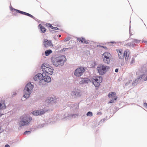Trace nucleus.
<instances>
[{
  "mask_svg": "<svg viewBox=\"0 0 147 147\" xmlns=\"http://www.w3.org/2000/svg\"><path fill=\"white\" fill-rule=\"evenodd\" d=\"M46 124L45 123H42L41 124H39L37 126V128H42L44 127L45 125Z\"/></svg>",
  "mask_w": 147,
  "mask_h": 147,
  "instance_id": "35",
  "label": "nucleus"
},
{
  "mask_svg": "<svg viewBox=\"0 0 147 147\" xmlns=\"http://www.w3.org/2000/svg\"><path fill=\"white\" fill-rule=\"evenodd\" d=\"M63 47L62 45H60L59 46H58V48H62Z\"/></svg>",
  "mask_w": 147,
  "mask_h": 147,
  "instance_id": "62",
  "label": "nucleus"
},
{
  "mask_svg": "<svg viewBox=\"0 0 147 147\" xmlns=\"http://www.w3.org/2000/svg\"><path fill=\"white\" fill-rule=\"evenodd\" d=\"M59 99L56 96L53 97H49L46 101V102L48 103V105H51L54 103H56L58 99Z\"/></svg>",
  "mask_w": 147,
  "mask_h": 147,
  "instance_id": "9",
  "label": "nucleus"
},
{
  "mask_svg": "<svg viewBox=\"0 0 147 147\" xmlns=\"http://www.w3.org/2000/svg\"><path fill=\"white\" fill-rule=\"evenodd\" d=\"M106 119H106V118L102 119L100 121V122H102V123L104 122Z\"/></svg>",
  "mask_w": 147,
  "mask_h": 147,
  "instance_id": "47",
  "label": "nucleus"
},
{
  "mask_svg": "<svg viewBox=\"0 0 147 147\" xmlns=\"http://www.w3.org/2000/svg\"><path fill=\"white\" fill-rule=\"evenodd\" d=\"M137 80L138 81V80H137V78L135 80H134L132 83V86H136L137 84H138L140 82V81L139 80V82H137Z\"/></svg>",
  "mask_w": 147,
  "mask_h": 147,
  "instance_id": "34",
  "label": "nucleus"
},
{
  "mask_svg": "<svg viewBox=\"0 0 147 147\" xmlns=\"http://www.w3.org/2000/svg\"><path fill=\"white\" fill-rule=\"evenodd\" d=\"M109 43H112V44H114L116 43V42L114 41H111L109 42Z\"/></svg>",
  "mask_w": 147,
  "mask_h": 147,
  "instance_id": "59",
  "label": "nucleus"
},
{
  "mask_svg": "<svg viewBox=\"0 0 147 147\" xmlns=\"http://www.w3.org/2000/svg\"><path fill=\"white\" fill-rule=\"evenodd\" d=\"M125 59V61H126V62L128 61V60L129 56L124 57Z\"/></svg>",
  "mask_w": 147,
  "mask_h": 147,
  "instance_id": "51",
  "label": "nucleus"
},
{
  "mask_svg": "<svg viewBox=\"0 0 147 147\" xmlns=\"http://www.w3.org/2000/svg\"><path fill=\"white\" fill-rule=\"evenodd\" d=\"M45 25L47 26L48 27V28H51V29L53 30H59V29L57 27L53 26L51 24L49 23H47Z\"/></svg>",
  "mask_w": 147,
  "mask_h": 147,
  "instance_id": "23",
  "label": "nucleus"
},
{
  "mask_svg": "<svg viewBox=\"0 0 147 147\" xmlns=\"http://www.w3.org/2000/svg\"><path fill=\"white\" fill-rule=\"evenodd\" d=\"M134 60V58H132L130 62V64H131L133 63Z\"/></svg>",
  "mask_w": 147,
  "mask_h": 147,
  "instance_id": "52",
  "label": "nucleus"
},
{
  "mask_svg": "<svg viewBox=\"0 0 147 147\" xmlns=\"http://www.w3.org/2000/svg\"><path fill=\"white\" fill-rule=\"evenodd\" d=\"M103 78L101 76H93L91 78V82H92L96 88L99 87L100 83L102 82Z\"/></svg>",
  "mask_w": 147,
  "mask_h": 147,
  "instance_id": "5",
  "label": "nucleus"
},
{
  "mask_svg": "<svg viewBox=\"0 0 147 147\" xmlns=\"http://www.w3.org/2000/svg\"><path fill=\"white\" fill-rule=\"evenodd\" d=\"M146 76V75L145 74H141L140 76H139L137 78V80H138V81L137 80V82H139V80L140 81L141 80V79H144V78H145Z\"/></svg>",
  "mask_w": 147,
  "mask_h": 147,
  "instance_id": "27",
  "label": "nucleus"
},
{
  "mask_svg": "<svg viewBox=\"0 0 147 147\" xmlns=\"http://www.w3.org/2000/svg\"><path fill=\"white\" fill-rule=\"evenodd\" d=\"M43 43V45L45 47H47L49 46L53 47V46L52 44L51 40H49L47 39H44Z\"/></svg>",
  "mask_w": 147,
  "mask_h": 147,
  "instance_id": "13",
  "label": "nucleus"
},
{
  "mask_svg": "<svg viewBox=\"0 0 147 147\" xmlns=\"http://www.w3.org/2000/svg\"><path fill=\"white\" fill-rule=\"evenodd\" d=\"M31 16H30V17L31 18L33 19L34 20H35V21H36V22H39V21H40V20H39L37 19L34 16H33L31 15Z\"/></svg>",
  "mask_w": 147,
  "mask_h": 147,
  "instance_id": "40",
  "label": "nucleus"
},
{
  "mask_svg": "<svg viewBox=\"0 0 147 147\" xmlns=\"http://www.w3.org/2000/svg\"><path fill=\"white\" fill-rule=\"evenodd\" d=\"M130 22L131 21L130 20V25H129V33L130 34V35L131 36V35H132V34H131V26H130Z\"/></svg>",
  "mask_w": 147,
  "mask_h": 147,
  "instance_id": "48",
  "label": "nucleus"
},
{
  "mask_svg": "<svg viewBox=\"0 0 147 147\" xmlns=\"http://www.w3.org/2000/svg\"><path fill=\"white\" fill-rule=\"evenodd\" d=\"M114 109L115 111H114L113 114H114L119 109L118 107L115 106L114 107Z\"/></svg>",
  "mask_w": 147,
  "mask_h": 147,
  "instance_id": "44",
  "label": "nucleus"
},
{
  "mask_svg": "<svg viewBox=\"0 0 147 147\" xmlns=\"http://www.w3.org/2000/svg\"><path fill=\"white\" fill-rule=\"evenodd\" d=\"M5 147H10V146L9 144H6L5 145Z\"/></svg>",
  "mask_w": 147,
  "mask_h": 147,
  "instance_id": "60",
  "label": "nucleus"
},
{
  "mask_svg": "<svg viewBox=\"0 0 147 147\" xmlns=\"http://www.w3.org/2000/svg\"><path fill=\"white\" fill-rule=\"evenodd\" d=\"M45 82L44 81V80L43 79L41 78L39 80V85L40 86H45Z\"/></svg>",
  "mask_w": 147,
  "mask_h": 147,
  "instance_id": "28",
  "label": "nucleus"
},
{
  "mask_svg": "<svg viewBox=\"0 0 147 147\" xmlns=\"http://www.w3.org/2000/svg\"><path fill=\"white\" fill-rule=\"evenodd\" d=\"M35 130L34 129H31L30 131H26L24 133V135H29L31 133V131H33Z\"/></svg>",
  "mask_w": 147,
  "mask_h": 147,
  "instance_id": "30",
  "label": "nucleus"
},
{
  "mask_svg": "<svg viewBox=\"0 0 147 147\" xmlns=\"http://www.w3.org/2000/svg\"><path fill=\"white\" fill-rule=\"evenodd\" d=\"M53 38L54 39H55V40H57V36H56V35H55L54 37H53Z\"/></svg>",
  "mask_w": 147,
  "mask_h": 147,
  "instance_id": "61",
  "label": "nucleus"
},
{
  "mask_svg": "<svg viewBox=\"0 0 147 147\" xmlns=\"http://www.w3.org/2000/svg\"><path fill=\"white\" fill-rule=\"evenodd\" d=\"M42 76V74L39 73L34 76L33 77V79L35 81H37L38 80H39L41 78Z\"/></svg>",
  "mask_w": 147,
  "mask_h": 147,
  "instance_id": "19",
  "label": "nucleus"
},
{
  "mask_svg": "<svg viewBox=\"0 0 147 147\" xmlns=\"http://www.w3.org/2000/svg\"><path fill=\"white\" fill-rule=\"evenodd\" d=\"M125 63L124 61H122L121 63V66H123L124 65Z\"/></svg>",
  "mask_w": 147,
  "mask_h": 147,
  "instance_id": "53",
  "label": "nucleus"
},
{
  "mask_svg": "<svg viewBox=\"0 0 147 147\" xmlns=\"http://www.w3.org/2000/svg\"><path fill=\"white\" fill-rule=\"evenodd\" d=\"M54 68L53 67L50 65V67H49L48 68H46V69L43 71V72H45L46 74H47L49 75H52L53 73Z\"/></svg>",
  "mask_w": 147,
  "mask_h": 147,
  "instance_id": "14",
  "label": "nucleus"
},
{
  "mask_svg": "<svg viewBox=\"0 0 147 147\" xmlns=\"http://www.w3.org/2000/svg\"><path fill=\"white\" fill-rule=\"evenodd\" d=\"M4 131V130L2 128V126H0V134L2 133Z\"/></svg>",
  "mask_w": 147,
  "mask_h": 147,
  "instance_id": "49",
  "label": "nucleus"
},
{
  "mask_svg": "<svg viewBox=\"0 0 147 147\" xmlns=\"http://www.w3.org/2000/svg\"><path fill=\"white\" fill-rule=\"evenodd\" d=\"M132 81V80H129V81L127 82L125 84V86H127Z\"/></svg>",
  "mask_w": 147,
  "mask_h": 147,
  "instance_id": "45",
  "label": "nucleus"
},
{
  "mask_svg": "<svg viewBox=\"0 0 147 147\" xmlns=\"http://www.w3.org/2000/svg\"><path fill=\"white\" fill-rule=\"evenodd\" d=\"M34 87V85L32 84L31 82H30L27 83L26 85L23 90V97L26 99L29 98Z\"/></svg>",
  "mask_w": 147,
  "mask_h": 147,
  "instance_id": "2",
  "label": "nucleus"
},
{
  "mask_svg": "<svg viewBox=\"0 0 147 147\" xmlns=\"http://www.w3.org/2000/svg\"><path fill=\"white\" fill-rule=\"evenodd\" d=\"M71 95L76 98L80 97L82 95V94L80 92V90L77 89L76 90L73 91Z\"/></svg>",
  "mask_w": 147,
  "mask_h": 147,
  "instance_id": "12",
  "label": "nucleus"
},
{
  "mask_svg": "<svg viewBox=\"0 0 147 147\" xmlns=\"http://www.w3.org/2000/svg\"><path fill=\"white\" fill-rule=\"evenodd\" d=\"M73 48L72 47H70L69 48H63L61 50H59L58 51V53H63V52H65L67 50H70L73 49Z\"/></svg>",
  "mask_w": 147,
  "mask_h": 147,
  "instance_id": "26",
  "label": "nucleus"
},
{
  "mask_svg": "<svg viewBox=\"0 0 147 147\" xmlns=\"http://www.w3.org/2000/svg\"><path fill=\"white\" fill-rule=\"evenodd\" d=\"M144 107H145L146 109H147V103L146 102L144 103Z\"/></svg>",
  "mask_w": 147,
  "mask_h": 147,
  "instance_id": "54",
  "label": "nucleus"
},
{
  "mask_svg": "<svg viewBox=\"0 0 147 147\" xmlns=\"http://www.w3.org/2000/svg\"><path fill=\"white\" fill-rule=\"evenodd\" d=\"M32 120V117L29 115L22 116L20 118V121L19 123L20 127L28 125Z\"/></svg>",
  "mask_w": 147,
  "mask_h": 147,
  "instance_id": "3",
  "label": "nucleus"
},
{
  "mask_svg": "<svg viewBox=\"0 0 147 147\" xmlns=\"http://www.w3.org/2000/svg\"><path fill=\"white\" fill-rule=\"evenodd\" d=\"M7 107L5 104L4 100H1L0 101V112L6 108Z\"/></svg>",
  "mask_w": 147,
  "mask_h": 147,
  "instance_id": "17",
  "label": "nucleus"
},
{
  "mask_svg": "<svg viewBox=\"0 0 147 147\" xmlns=\"http://www.w3.org/2000/svg\"><path fill=\"white\" fill-rule=\"evenodd\" d=\"M71 39L70 37H66L64 40V41L65 42H67L69 40Z\"/></svg>",
  "mask_w": 147,
  "mask_h": 147,
  "instance_id": "42",
  "label": "nucleus"
},
{
  "mask_svg": "<svg viewBox=\"0 0 147 147\" xmlns=\"http://www.w3.org/2000/svg\"><path fill=\"white\" fill-rule=\"evenodd\" d=\"M16 10V13H19L22 15H25L29 17H30V16H30L31 14L28 13L26 12L18 9Z\"/></svg>",
  "mask_w": 147,
  "mask_h": 147,
  "instance_id": "22",
  "label": "nucleus"
},
{
  "mask_svg": "<svg viewBox=\"0 0 147 147\" xmlns=\"http://www.w3.org/2000/svg\"><path fill=\"white\" fill-rule=\"evenodd\" d=\"M132 39L134 40L133 41H132V42H134V43H136L137 44L139 43L140 41V40H139L136 39H132Z\"/></svg>",
  "mask_w": 147,
  "mask_h": 147,
  "instance_id": "36",
  "label": "nucleus"
},
{
  "mask_svg": "<svg viewBox=\"0 0 147 147\" xmlns=\"http://www.w3.org/2000/svg\"><path fill=\"white\" fill-rule=\"evenodd\" d=\"M47 111L42 109L35 110L32 111L30 114H32L34 116H40L45 113Z\"/></svg>",
  "mask_w": 147,
  "mask_h": 147,
  "instance_id": "10",
  "label": "nucleus"
},
{
  "mask_svg": "<svg viewBox=\"0 0 147 147\" xmlns=\"http://www.w3.org/2000/svg\"><path fill=\"white\" fill-rule=\"evenodd\" d=\"M101 48H102L104 49H106V50H107L108 49V48H107V47L106 46H103V45L101 46Z\"/></svg>",
  "mask_w": 147,
  "mask_h": 147,
  "instance_id": "50",
  "label": "nucleus"
},
{
  "mask_svg": "<svg viewBox=\"0 0 147 147\" xmlns=\"http://www.w3.org/2000/svg\"><path fill=\"white\" fill-rule=\"evenodd\" d=\"M17 9H16L12 7V6L10 7V10L11 11H16H16L15 10H17Z\"/></svg>",
  "mask_w": 147,
  "mask_h": 147,
  "instance_id": "43",
  "label": "nucleus"
},
{
  "mask_svg": "<svg viewBox=\"0 0 147 147\" xmlns=\"http://www.w3.org/2000/svg\"><path fill=\"white\" fill-rule=\"evenodd\" d=\"M86 68L85 67L79 66L74 71V75L76 77H80L85 72Z\"/></svg>",
  "mask_w": 147,
  "mask_h": 147,
  "instance_id": "7",
  "label": "nucleus"
},
{
  "mask_svg": "<svg viewBox=\"0 0 147 147\" xmlns=\"http://www.w3.org/2000/svg\"><path fill=\"white\" fill-rule=\"evenodd\" d=\"M123 54H119L118 56H119V58L120 59H123L124 58V56L123 55Z\"/></svg>",
  "mask_w": 147,
  "mask_h": 147,
  "instance_id": "41",
  "label": "nucleus"
},
{
  "mask_svg": "<svg viewBox=\"0 0 147 147\" xmlns=\"http://www.w3.org/2000/svg\"><path fill=\"white\" fill-rule=\"evenodd\" d=\"M51 61L55 67L62 66L67 61L65 55L53 56L51 57Z\"/></svg>",
  "mask_w": 147,
  "mask_h": 147,
  "instance_id": "1",
  "label": "nucleus"
},
{
  "mask_svg": "<svg viewBox=\"0 0 147 147\" xmlns=\"http://www.w3.org/2000/svg\"><path fill=\"white\" fill-rule=\"evenodd\" d=\"M78 105V106L79 107V104L76 103L75 104H73L71 105L70 106V108L72 109H75L76 107Z\"/></svg>",
  "mask_w": 147,
  "mask_h": 147,
  "instance_id": "33",
  "label": "nucleus"
},
{
  "mask_svg": "<svg viewBox=\"0 0 147 147\" xmlns=\"http://www.w3.org/2000/svg\"><path fill=\"white\" fill-rule=\"evenodd\" d=\"M118 97L116 96L115 97L113 98L112 99H111L108 102L109 103H114V101L116 100H117Z\"/></svg>",
  "mask_w": 147,
  "mask_h": 147,
  "instance_id": "32",
  "label": "nucleus"
},
{
  "mask_svg": "<svg viewBox=\"0 0 147 147\" xmlns=\"http://www.w3.org/2000/svg\"><path fill=\"white\" fill-rule=\"evenodd\" d=\"M110 68V67L108 66L99 65L97 67V70L100 75L103 76L106 74Z\"/></svg>",
  "mask_w": 147,
  "mask_h": 147,
  "instance_id": "6",
  "label": "nucleus"
},
{
  "mask_svg": "<svg viewBox=\"0 0 147 147\" xmlns=\"http://www.w3.org/2000/svg\"><path fill=\"white\" fill-rule=\"evenodd\" d=\"M90 67L95 68L96 66L97 65V62L94 61H90Z\"/></svg>",
  "mask_w": 147,
  "mask_h": 147,
  "instance_id": "24",
  "label": "nucleus"
},
{
  "mask_svg": "<svg viewBox=\"0 0 147 147\" xmlns=\"http://www.w3.org/2000/svg\"><path fill=\"white\" fill-rule=\"evenodd\" d=\"M117 51L118 53V55L119 54H123L122 50L121 49H117Z\"/></svg>",
  "mask_w": 147,
  "mask_h": 147,
  "instance_id": "39",
  "label": "nucleus"
},
{
  "mask_svg": "<svg viewBox=\"0 0 147 147\" xmlns=\"http://www.w3.org/2000/svg\"><path fill=\"white\" fill-rule=\"evenodd\" d=\"M77 40L79 42L82 43L83 44H88L89 43L88 42L89 41L86 40L85 38L83 37H78V38Z\"/></svg>",
  "mask_w": 147,
  "mask_h": 147,
  "instance_id": "15",
  "label": "nucleus"
},
{
  "mask_svg": "<svg viewBox=\"0 0 147 147\" xmlns=\"http://www.w3.org/2000/svg\"><path fill=\"white\" fill-rule=\"evenodd\" d=\"M102 114V113L101 112H98L97 113V115H101Z\"/></svg>",
  "mask_w": 147,
  "mask_h": 147,
  "instance_id": "57",
  "label": "nucleus"
},
{
  "mask_svg": "<svg viewBox=\"0 0 147 147\" xmlns=\"http://www.w3.org/2000/svg\"><path fill=\"white\" fill-rule=\"evenodd\" d=\"M81 79H82L80 81L81 84H87L89 82H91V79H90L86 77L81 78Z\"/></svg>",
  "mask_w": 147,
  "mask_h": 147,
  "instance_id": "16",
  "label": "nucleus"
},
{
  "mask_svg": "<svg viewBox=\"0 0 147 147\" xmlns=\"http://www.w3.org/2000/svg\"><path fill=\"white\" fill-rule=\"evenodd\" d=\"M116 94L115 92H111L109 93L108 96L109 98H113L116 97Z\"/></svg>",
  "mask_w": 147,
  "mask_h": 147,
  "instance_id": "25",
  "label": "nucleus"
},
{
  "mask_svg": "<svg viewBox=\"0 0 147 147\" xmlns=\"http://www.w3.org/2000/svg\"><path fill=\"white\" fill-rule=\"evenodd\" d=\"M142 42L143 43H144L145 44H147V40H143L142 41Z\"/></svg>",
  "mask_w": 147,
  "mask_h": 147,
  "instance_id": "56",
  "label": "nucleus"
},
{
  "mask_svg": "<svg viewBox=\"0 0 147 147\" xmlns=\"http://www.w3.org/2000/svg\"><path fill=\"white\" fill-rule=\"evenodd\" d=\"M38 28L40 30V32L41 33H45L47 30V29L41 24L38 25Z\"/></svg>",
  "mask_w": 147,
  "mask_h": 147,
  "instance_id": "18",
  "label": "nucleus"
},
{
  "mask_svg": "<svg viewBox=\"0 0 147 147\" xmlns=\"http://www.w3.org/2000/svg\"><path fill=\"white\" fill-rule=\"evenodd\" d=\"M133 43H134V42H132V41L131 42H128L126 44L125 46H129V47L131 48L132 44Z\"/></svg>",
  "mask_w": 147,
  "mask_h": 147,
  "instance_id": "38",
  "label": "nucleus"
},
{
  "mask_svg": "<svg viewBox=\"0 0 147 147\" xmlns=\"http://www.w3.org/2000/svg\"><path fill=\"white\" fill-rule=\"evenodd\" d=\"M104 62L107 64H109L112 59L111 55L108 52H105L102 55Z\"/></svg>",
  "mask_w": 147,
  "mask_h": 147,
  "instance_id": "8",
  "label": "nucleus"
},
{
  "mask_svg": "<svg viewBox=\"0 0 147 147\" xmlns=\"http://www.w3.org/2000/svg\"><path fill=\"white\" fill-rule=\"evenodd\" d=\"M42 78L44 80V81L47 83L50 82L51 81V77L47 75L46 74L45 72H43L42 73Z\"/></svg>",
  "mask_w": 147,
  "mask_h": 147,
  "instance_id": "11",
  "label": "nucleus"
},
{
  "mask_svg": "<svg viewBox=\"0 0 147 147\" xmlns=\"http://www.w3.org/2000/svg\"><path fill=\"white\" fill-rule=\"evenodd\" d=\"M140 71L142 73H145L147 72V65L144 64L141 67Z\"/></svg>",
  "mask_w": 147,
  "mask_h": 147,
  "instance_id": "21",
  "label": "nucleus"
},
{
  "mask_svg": "<svg viewBox=\"0 0 147 147\" xmlns=\"http://www.w3.org/2000/svg\"><path fill=\"white\" fill-rule=\"evenodd\" d=\"M17 94V93L16 92H14L13 95V96H16Z\"/></svg>",
  "mask_w": 147,
  "mask_h": 147,
  "instance_id": "63",
  "label": "nucleus"
},
{
  "mask_svg": "<svg viewBox=\"0 0 147 147\" xmlns=\"http://www.w3.org/2000/svg\"><path fill=\"white\" fill-rule=\"evenodd\" d=\"M86 115L87 116L92 117L93 115V113L91 111H88L86 113Z\"/></svg>",
  "mask_w": 147,
  "mask_h": 147,
  "instance_id": "37",
  "label": "nucleus"
},
{
  "mask_svg": "<svg viewBox=\"0 0 147 147\" xmlns=\"http://www.w3.org/2000/svg\"><path fill=\"white\" fill-rule=\"evenodd\" d=\"M118 71H119V69L118 68H117L115 69V72L117 73V72H118Z\"/></svg>",
  "mask_w": 147,
  "mask_h": 147,
  "instance_id": "58",
  "label": "nucleus"
},
{
  "mask_svg": "<svg viewBox=\"0 0 147 147\" xmlns=\"http://www.w3.org/2000/svg\"><path fill=\"white\" fill-rule=\"evenodd\" d=\"M49 31L50 32H52L53 33H56L57 32V31L53 30H50L49 29Z\"/></svg>",
  "mask_w": 147,
  "mask_h": 147,
  "instance_id": "46",
  "label": "nucleus"
},
{
  "mask_svg": "<svg viewBox=\"0 0 147 147\" xmlns=\"http://www.w3.org/2000/svg\"><path fill=\"white\" fill-rule=\"evenodd\" d=\"M49 67H50V65L45 63H42L41 65V68L43 71H44L46 68H48Z\"/></svg>",
  "mask_w": 147,
  "mask_h": 147,
  "instance_id": "20",
  "label": "nucleus"
},
{
  "mask_svg": "<svg viewBox=\"0 0 147 147\" xmlns=\"http://www.w3.org/2000/svg\"><path fill=\"white\" fill-rule=\"evenodd\" d=\"M4 115L3 113H1V112H0V117H1L2 115Z\"/></svg>",
  "mask_w": 147,
  "mask_h": 147,
  "instance_id": "64",
  "label": "nucleus"
},
{
  "mask_svg": "<svg viewBox=\"0 0 147 147\" xmlns=\"http://www.w3.org/2000/svg\"><path fill=\"white\" fill-rule=\"evenodd\" d=\"M79 107L78 105L76 107L75 109H71L69 114H68L66 116H65L64 118L66 119H69L71 118H75L78 117L79 114L78 113V111Z\"/></svg>",
  "mask_w": 147,
  "mask_h": 147,
  "instance_id": "4",
  "label": "nucleus"
},
{
  "mask_svg": "<svg viewBox=\"0 0 147 147\" xmlns=\"http://www.w3.org/2000/svg\"><path fill=\"white\" fill-rule=\"evenodd\" d=\"M52 53V50L48 49L46 50L45 52V55L46 56H48Z\"/></svg>",
  "mask_w": 147,
  "mask_h": 147,
  "instance_id": "29",
  "label": "nucleus"
},
{
  "mask_svg": "<svg viewBox=\"0 0 147 147\" xmlns=\"http://www.w3.org/2000/svg\"><path fill=\"white\" fill-rule=\"evenodd\" d=\"M124 57L129 56V51L128 49H127L124 51V53H123Z\"/></svg>",
  "mask_w": 147,
  "mask_h": 147,
  "instance_id": "31",
  "label": "nucleus"
},
{
  "mask_svg": "<svg viewBox=\"0 0 147 147\" xmlns=\"http://www.w3.org/2000/svg\"><path fill=\"white\" fill-rule=\"evenodd\" d=\"M132 46L131 48H134L135 47H136V45L134 43H133L132 44Z\"/></svg>",
  "mask_w": 147,
  "mask_h": 147,
  "instance_id": "55",
  "label": "nucleus"
}]
</instances>
